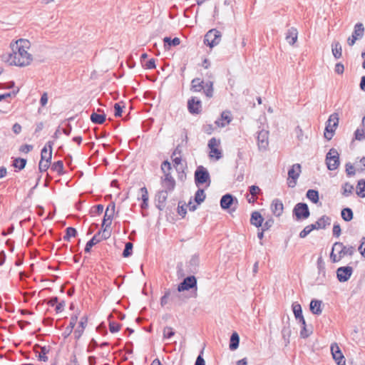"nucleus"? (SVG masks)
I'll return each instance as SVG.
<instances>
[{
	"mask_svg": "<svg viewBox=\"0 0 365 365\" xmlns=\"http://www.w3.org/2000/svg\"><path fill=\"white\" fill-rule=\"evenodd\" d=\"M31 46L30 42L26 39H19L11 44L12 53H9L6 61L10 65L24 67L29 66L32 60V56L28 52Z\"/></svg>",
	"mask_w": 365,
	"mask_h": 365,
	"instance_id": "f257e3e1",
	"label": "nucleus"
},
{
	"mask_svg": "<svg viewBox=\"0 0 365 365\" xmlns=\"http://www.w3.org/2000/svg\"><path fill=\"white\" fill-rule=\"evenodd\" d=\"M326 164L328 170H335L339 165V154L335 148H331L326 155Z\"/></svg>",
	"mask_w": 365,
	"mask_h": 365,
	"instance_id": "f03ea898",
	"label": "nucleus"
},
{
	"mask_svg": "<svg viewBox=\"0 0 365 365\" xmlns=\"http://www.w3.org/2000/svg\"><path fill=\"white\" fill-rule=\"evenodd\" d=\"M222 34L217 29H210L205 36L204 43L207 46L212 48L218 45L221 41Z\"/></svg>",
	"mask_w": 365,
	"mask_h": 365,
	"instance_id": "7ed1b4c3",
	"label": "nucleus"
},
{
	"mask_svg": "<svg viewBox=\"0 0 365 365\" xmlns=\"http://www.w3.org/2000/svg\"><path fill=\"white\" fill-rule=\"evenodd\" d=\"M339 123V115L337 113L331 114L327 121V124L325 128L324 137L327 140H331L333 137L334 132L337 127Z\"/></svg>",
	"mask_w": 365,
	"mask_h": 365,
	"instance_id": "20e7f679",
	"label": "nucleus"
},
{
	"mask_svg": "<svg viewBox=\"0 0 365 365\" xmlns=\"http://www.w3.org/2000/svg\"><path fill=\"white\" fill-rule=\"evenodd\" d=\"M195 181L197 185L205 183L210 181V174L206 168L200 165L197 168L195 172Z\"/></svg>",
	"mask_w": 365,
	"mask_h": 365,
	"instance_id": "39448f33",
	"label": "nucleus"
},
{
	"mask_svg": "<svg viewBox=\"0 0 365 365\" xmlns=\"http://www.w3.org/2000/svg\"><path fill=\"white\" fill-rule=\"evenodd\" d=\"M338 249H340V251H339V255L341 259L344 257L346 255L352 256L356 251L354 246H345L340 242H336L333 245V251L338 250Z\"/></svg>",
	"mask_w": 365,
	"mask_h": 365,
	"instance_id": "423d86ee",
	"label": "nucleus"
},
{
	"mask_svg": "<svg viewBox=\"0 0 365 365\" xmlns=\"http://www.w3.org/2000/svg\"><path fill=\"white\" fill-rule=\"evenodd\" d=\"M220 144V140H217L215 138H212L208 142V148H210V157L211 158H215L216 160H219L222 158V152L218 148Z\"/></svg>",
	"mask_w": 365,
	"mask_h": 365,
	"instance_id": "0eeeda50",
	"label": "nucleus"
},
{
	"mask_svg": "<svg viewBox=\"0 0 365 365\" xmlns=\"http://www.w3.org/2000/svg\"><path fill=\"white\" fill-rule=\"evenodd\" d=\"M293 213L297 220L307 219L310 215L307 205L303 202H299L294 206Z\"/></svg>",
	"mask_w": 365,
	"mask_h": 365,
	"instance_id": "6e6552de",
	"label": "nucleus"
},
{
	"mask_svg": "<svg viewBox=\"0 0 365 365\" xmlns=\"http://www.w3.org/2000/svg\"><path fill=\"white\" fill-rule=\"evenodd\" d=\"M257 145L259 150H266L269 146V132L262 130L257 133Z\"/></svg>",
	"mask_w": 365,
	"mask_h": 365,
	"instance_id": "1a4fd4ad",
	"label": "nucleus"
},
{
	"mask_svg": "<svg viewBox=\"0 0 365 365\" xmlns=\"http://www.w3.org/2000/svg\"><path fill=\"white\" fill-rule=\"evenodd\" d=\"M353 273V268L350 266L341 267L336 269V277L340 282H347Z\"/></svg>",
	"mask_w": 365,
	"mask_h": 365,
	"instance_id": "9d476101",
	"label": "nucleus"
},
{
	"mask_svg": "<svg viewBox=\"0 0 365 365\" xmlns=\"http://www.w3.org/2000/svg\"><path fill=\"white\" fill-rule=\"evenodd\" d=\"M301 173V165L299 163L294 164L288 171L289 178L292 179L289 182V187H293L297 183V180Z\"/></svg>",
	"mask_w": 365,
	"mask_h": 365,
	"instance_id": "9b49d317",
	"label": "nucleus"
},
{
	"mask_svg": "<svg viewBox=\"0 0 365 365\" xmlns=\"http://www.w3.org/2000/svg\"><path fill=\"white\" fill-rule=\"evenodd\" d=\"M197 280L194 276L187 277L184 280L178 285V292H182L188 290L191 288L196 287Z\"/></svg>",
	"mask_w": 365,
	"mask_h": 365,
	"instance_id": "f8f14e48",
	"label": "nucleus"
},
{
	"mask_svg": "<svg viewBox=\"0 0 365 365\" xmlns=\"http://www.w3.org/2000/svg\"><path fill=\"white\" fill-rule=\"evenodd\" d=\"M187 108L192 114H199L202 110V103L196 97H192L188 100Z\"/></svg>",
	"mask_w": 365,
	"mask_h": 365,
	"instance_id": "ddd939ff",
	"label": "nucleus"
},
{
	"mask_svg": "<svg viewBox=\"0 0 365 365\" xmlns=\"http://www.w3.org/2000/svg\"><path fill=\"white\" fill-rule=\"evenodd\" d=\"M115 207L114 203L110 204L107 207L102 222V227H109L110 226L113 215L115 212Z\"/></svg>",
	"mask_w": 365,
	"mask_h": 365,
	"instance_id": "4468645a",
	"label": "nucleus"
},
{
	"mask_svg": "<svg viewBox=\"0 0 365 365\" xmlns=\"http://www.w3.org/2000/svg\"><path fill=\"white\" fill-rule=\"evenodd\" d=\"M331 351L334 359L338 365H345L344 356L336 344H331Z\"/></svg>",
	"mask_w": 365,
	"mask_h": 365,
	"instance_id": "2eb2a0df",
	"label": "nucleus"
},
{
	"mask_svg": "<svg viewBox=\"0 0 365 365\" xmlns=\"http://www.w3.org/2000/svg\"><path fill=\"white\" fill-rule=\"evenodd\" d=\"M232 120L231 112L229 110H225L221 113L220 118L215 120V124L218 127H225L230 124Z\"/></svg>",
	"mask_w": 365,
	"mask_h": 365,
	"instance_id": "dca6fc26",
	"label": "nucleus"
},
{
	"mask_svg": "<svg viewBox=\"0 0 365 365\" xmlns=\"http://www.w3.org/2000/svg\"><path fill=\"white\" fill-rule=\"evenodd\" d=\"M53 142L48 141L43 148L41 153V160L51 161L52 158Z\"/></svg>",
	"mask_w": 365,
	"mask_h": 365,
	"instance_id": "f3484780",
	"label": "nucleus"
},
{
	"mask_svg": "<svg viewBox=\"0 0 365 365\" xmlns=\"http://www.w3.org/2000/svg\"><path fill=\"white\" fill-rule=\"evenodd\" d=\"M271 210L272 213L277 216L279 217L283 213L284 205L282 202L279 199H274L271 204Z\"/></svg>",
	"mask_w": 365,
	"mask_h": 365,
	"instance_id": "a211bd4d",
	"label": "nucleus"
},
{
	"mask_svg": "<svg viewBox=\"0 0 365 365\" xmlns=\"http://www.w3.org/2000/svg\"><path fill=\"white\" fill-rule=\"evenodd\" d=\"M162 186L168 191H172L175 186V181L170 174L164 175L162 178Z\"/></svg>",
	"mask_w": 365,
	"mask_h": 365,
	"instance_id": "6ab92c4d",
	"label": "nucleus"
},
{
	"mask_svg": "<svg viewBox=\"0 0 365 365\" xmlns=\"http://www.w3.org/2000/svg\"><path fill=\"white\" fill-rule=\"evenodd\" d=\"M298 31L297 29L292 27L287 30L285 39L290 45H294L297 41Z\"/></svg>",
	"mask_w": 365,
	"mask_h": 365,
	"instance_id": "aec40b11",
	"label": "nucleus"
},
{
	"mask_svg": "<svg viewBox=\"0 0 365 365\" xmlns=\"http://www.w3.org/2000/svg\"><path fill=\"white\" fill-rule=\"evenodd\" d=\"M331 223V218L324 215L320 217L314 224H312L314 227V230L324 229Z\"/></svg>",
	"mask_w": 365,
	"mask_h": 365,
	"instance_id": "412c9836",
	"label": "nucleus"
},
{
	"mask_svg": "<svg viewBox=\"0 0 365 365\" xmlns=\"http://www.w3.org/2000/svg\"><path fill=\"white\" fill-rule=\"evenodd\" d=\"M263 221L264 218L259 212L255 211L252 213L250 223L252 225H255L257 227H261L262 225Z\"/></svg>",
	"mask_w": 365,
	"mask_h": 365,
	"instance_id": "4be33fe9",
	"label": "nucleus"
},
{
	"mask_svg": "<svg viewBox=\"0 0 365 365\" xmlns=\"http://www.w3.org/2000/svg\"><path fill=\"white\" fill-rule=\"evenodd\" d=\"M169 191L167 190H160L158 192L156 197L158 202V208L160 210H163V208L165 207V203L166 202V200L168 198V192Z\"/></svg>",
	"mask_w": 365,
	"mask_h": 365,
	"instance_id": "5701e85b",
	"label": "nucleus"
},
{
	"mask_svg": "<svg viewBox=\"0 0 365 365\" xmlns=\"http://www.w3.org/2000/svg\"><path fill=\"white\" fill-rule=\"evenodd\" d=\"M205 83L199 78H195L191 81L190 90L192 92H200L204 88Z\"/></svg>",
	"mask_w": 365,
	"mask_h": 365,
	"instance_id": "b1692460",
	"label": "nucleus"
},
{
	"mask_svg": "<svg viewBox=\"0 0 365 365\" xmlns=\"http://www.w3.org/2000/svg\"><path fill=\"white\" fill-rule=\"evenodd\" d=\"M234 198L232 195L226 194L223 195L220 200V205L222 209H228L232 205Z\"/></svg>",
	"mask_w": 365,
	"mask_h": 365,
	"instance_id": "393cba45",
	"label": "nucleus"
},
{
	"mask_svg": "<svg viewBox=\"0 0 365 365\" xmlns=\"http://www.w3.org/2000/svg\"><path fill=\"white\" fill-rule=\"evenodd\" d=\"M310 311L314 314L319 315L322 312V301L313 299L310 302Z\"/></svg>",
	"mask_w": 365,
	"mask_h": 365,
	"instance_id": "a878e982",
	"label": "nucleus"
},
{
	"mask_svg": "<svg viewBox=\"0 0 365 365\" xmlns=\"http://www.w3.org/2000/svg\"><path fill=\"white\" fill-rule=\"evenodd\" d=\"M101 231L98 232L86 245L85 252H89L91 247L101 242L100 239Z\"/></svg>",
	"mask_w": 365,
	"mask_h": 365,
	"instance_id": "bb28decb",
	"label": "nucleus"
},
{
	"mask_svg": "<svg viewBox=\"0 0 365 365\" xmlns=\"http://www.w3.org/2000/svg\"><path fill=\"white\" fill-rule=\"evenodd\" d=\"M355 139L357 140H362L365 139V115L362 118L361 128L356 130Z\"/></svg>",
	"mask_w": 365,
	"mask_h": 365,
	"instance_id": "cd10ccee",
	"label": "nucleus"
},
{
	"mask_svg": "<svg viewBox=\"0 0 365 365\" xmlns=\"http://www.w3.org/2000/svg\"><path fill=\"white\" fill-rule=\"evenodd\" d=\"M240 337L237 332L232 333L230 337V349L235 350L239 346Z\"/></svg>",
	"mask_w": 365,
	"mask_h": 365,
	"instance_id": "c85d7f7f",
	"label": "nucleus"
},
{
	"mask_svg": "<svg viewBox=\"0 0 365 365\" xmlns=\"http://www.w3.org/2000/svg\"><path fill=\"white\" fill-rule=\"evenodd\" d=\"M140 190L141 192V199L143 200L141 207L143 209H145L148 206V192L145 187H141Z\"/></svg>",
	"mask_w": 365,
	"mask_h": 365,
	"instance_id": "c756f323",
	"label": "nucleus"
},
{
	"mask_svg": "<svg viewBox=\"0 0 365 365\" xmlns=\"http://www.w3.org/2000/svg\"><path fill=\"white\" fill-rule=\"evenodd\" d=\"M353 34H354V36L357 37L359 39L361 38L364 34V27L363 24L357 23L354 26Z\"/></svg>",
	"mask_w": 365,
	"mask_h": 365,
	"instance_id": "7c9ffc66",
	"label": "nucleus"
},
{
	"mask_svg": "<svg viewBox=\"0 0 365 365\" xmlns=\"http://www.w3.org/2000/svg\"><path fill=\"white\" fill-rule=\"evenodd\" d=\"M332 53L336 58H339L342 54L341 46L339 42H334L331 45Z\"/></svg>",
	"mask_w": 365,
	"mask_h": 365,
	"instance_id": "2f4dec72",
	"label": "nucleus"
},
{
	"mask_svg": "<svg viewBox=\"0 0 365 365\" xmlns=\"http://www.w3.org/2000/svg\"><path fill=\"white\" fill-rule=\"evenodd\" d=\"M51 170L56 172L58 175L63 174V163L62 160L53 163L51 167Z\"/></svg>",
	"mask_w": 365,
	"mask_h": 365,
	"instance_id": "473e14b6",
	"label": "nucleus"
},
{
	"mask_svg": "<svg viewBox=\"0 0 365 365\" xmlns=\"http://www.w3.org/2000/svg\"><path fill=\"white\" fill-rule=\"evenodd\" d=\"M205 95L207 98H212L213 96V83L212 81H208L205 83L204 86V88L202 89Z\"/></svg>",
	"mask_w": 365,
	"mask_h": 365,
	"instance_id": "72a5a7b5",
	"label": "nucleus"
},
{
	"mask_svg": "<svg viewBox=\"0 0 365 365\" xmlns=\"http://www.w3.org/2000/svg\"><path fill=\"white\" fill-rule=\"evenodd\" d=\"M91 120L94 123L102 124L106 120V115L105 114L101 115V114L93 113L91 115Z\"/></svg>",
	"mask_w": 365,
	"mask_h": 365,
	"instance_id": "f704fd0d",
	"label": "nucleus"
},
{
	"mask_svg": "<svg viewBox=\"0 0 365 365\" xmlns=\"http://www.w3.org/2000/svg\"><path fill=\"white\" fill-rule=\"evenodd\" d=\"M341 217L346 222H349L353 219V212L351 209L346 207L341 210Z\"/></svg>",
	"mask_w": 365,
	"mask_h": 365,
	"instance_id": "c9c22d12",
	"label": "nucleus"
},
{
	"mask_svg": "<svg viewBox=\"0 0 365 365\" xmlns=\"http://www.w3.org/2000/svg\"><path fill=\"white\" fill-rule=\"evenodd\" d=\"M307 197L314 203H317L319 201V192L315 190H309L307 192Z\"/></svg>",
	"mask_w": 365,
	"mask_h": 365,
	"instance_id": "e433bc0d",
	"label": "nucleus"
},
{
	"mask_svg": "<svg viewBox=\"0 0 365 365\" xmlns=\"http://www.w3.org/2000/svg\"><path fill=\"white\" fill-rule=\"evenodd\" d=\"M292 310H293L294 317L297 319H299V318L303 317L302 307L299 303L294 302L292 304Z\"/></svg>",
	"mask_w": 365,
	"mask_h": 365,
	"instance_id": "4c0bfd02",
	"label": "nucleus"
},
{
	"mask_svg": "<svg viewBox=\"0 0 365 365\" xmlns=\"http://www.w3.org/2000/svg\"><path fill=\"white\" fill-rule=\"evenodd\" d=\"M205 199V194L202 189H198L195 195V201L199 205Z\"/></svg>",
	"mask_w": 365,
	"mask_h": 365,
	"instance_id": "58836bf2",
	"label": "nucleus"
},
{
	"mask_svg": "<svg viewBox=\"0 0 365 365\" xmlns=\"http://www.w3.org/2000/svg\"><path fill=\"white\" fill-rule=\"evenodd\" d=\"M26 160L24 158H16L13 163V165L16 168H18L19 170L24 169L26 166Z\"/></svg>",
	"mask_w": 365,
	"mask_h": 365,
	"instance_id": "ea45409f",
	"label": "nucleus"
},
{
	"mask_svg": "<svg viewBox=\"0 0 365 365\" xmlns=\"http://www.w3.org/2000/svg\"><path fill=\"white\" fill-rule=\"evenodd\" d=\"M164 42H165V46H166L167 45L170 46H178L180 43V40L179 38L178 37H175L173 39H171L170 37H165L164 38Z\"/></svg>",
	"mask_w": 365,
	"mask_h": 365,
	"instance_id": "a19ab883",
	"label": "nucleus"
},
{
	"mask_svg": "<svg viewBox=\"0 0 365 365\" xmlns=\"http://www.w3.org/2000/svg\"><path fill=\"white\" fill-rule=\"evenodd\" d=\"M66 235L63 237V240L66 241H69L71 237H75L77 234L76 230L73 227H69L66 228Z\"/></svg>",
	"mask_w": 365,
	"mask_h": 365,
	"instance_id": "79ce46f5",
	"label": "nucleus"
},
{
	"mask_svg": "<svg viewBox=\"0 0 365 365\" xmlns=\"http://www.w3.org/2000/svg\"><path fill=\"white\" fill-rule=\"evenodd\" d=\"M163 338L164 339H170L175 335V331L173 329L170 327H165L163 331Z\"/></svg>",
	"mask_w": 365,
	"mask_h": 365,
	"instance_id": "37998d69",
	"label": "nucleus"
},
{
	"mask_svg": "<svg viewBox=\"0 0 365 365\" xmlns=\"http://www.w3.org/2000/svg\"><path fill=\"white\" fill-rule=\"evenodd\" d=\"M48 352V349L46 346L41 347V351L38 353V359L42 361H47L48 357L46 354Z\"/></svg>",
	"mask_w": 365,
	"mask_h": 365,
	"instance_id": "c03bdc74",
	"label": "nucleus"
},
{
	"mask_svg": "<svg viewBox=\"0 0 365 365\" xmlns=\"http://www.w3.org/2000/svg\"><path fill=\"white\" fill-rule=\"evenodd\" d=\"M357 189H359V190L357 192V194L359 196H361V197H365V193H364V192H365V180H360L358 182Z\"/></svg>",
	"mask_w": 365,
	"mask_h": 365,
	"instance_id": "a18cd8bd",
	"label": "nucleus"
},
{
	"mask_svg": "<svg viewBox=\"0 0 365 365\" xmlns=\"http://www.w3.org/2000/svg\"><path fill=\"white\" fill-rule=\"evenodd\" d=\"M133 243L128 242L125 243V249L123 252V256L124 257H128L131 255L133 250Z\"/></svg>",
	"mask_w": 365,
	"mask_h": 365,
	"instance_id": "49530a36",
	"label": "nucleus"
},
{
	"mask_svg": "<svg viewBox=\"0 0 365 365\" xmlns=\"http://www.w3.org/2000/svg\"><path fill=\"white\" fill-rule=\"evenodd\" d=\"M314 230V227L312 225H307L300 232L299 237L304 238Z\"/></svg>",
	"mask_w": 365,
	"mask_h": 365,
	"instance_id": "de8ad7c7",
	"label": "nucleus"
},
{
	"mask_svg": "<svg viewBox=\"0 0 365 365\" xmlns=\"http://www.w3.org/2000/svg\"><path fill=\"white\" fill-rule=\"evenodd\" d=\"M51 165V161L40 160L38 164V169L41 173L46 171Z\"/></svg>",
	"mask_w": 365,
	"mask_h": 365,
	"instance_id": "09e8293b",
	"label": "nucleus"
},
{
	"mask_svg": "<svg viewBox=\"0 0 365 365\" xmlns=\"http://www.w3.org/2000/svg\"><path fill=\"white\" fill-rule=\"evenodd\" d=\"M317 268L319 274L325 275V264L322 257H319L317 259Z\"/></svg>",
	"mask_w": 365,
	"mask_h": 365,
	"instance_id": "8fccbe9b",
	"label": "nucleus"
},
{
	"mask_svg": "<svg viewBox=\"0 0 365 365\" xmlns=\"http://www.w3.org/2000/svg\"><path fill=\"white\" fill-rule=\"evenodd\" d=\"M161 170L164 175L170 174L171 164L167 160L164 161L161 165Z\"/></svg>",
	"mask_w": 365,
	"mask_h": 365,
	"instance_id": "3c124183",
	"label": "nucleus"
},
{
	"mask_svg": "<svg viewBox=\"0 0 365 365\" xmlns=\"http://www.w3.org/2000/svg\"><path fill=\"white\" fill-rule=\"evenodd\" d=\"M346 173L347 175L352 176L355 174V169L353 165L350 163L346 164Z\"/></svg>",
	"mask_w": 365,
	"mask_h": 365,
	"instance_id": "603ef678",
	"label": "nucleus"
},
{
	"mask_svg": "<svg viewBox=\"0 0 365 365\" xmlns=\"http://www.w3.org/2000/svg\"><path fill=\"white\" fill-rule=\"evenodd\" d=\"M250 194L252 196L256 197V195L259 193L260 189L257 185H252L249 187Z\"/></svg>",
	"mask_w": 365,
	"mask_h": 365,
	"instance_id": "864d4df0",
	"label": "nucleus"
},
{
	"mask_svg": "<svg viewBox=\"0 0 365 365\" xmlns=\"http://www.w3.org/2000/svg\"><path fill=\"white\" fill-rule=\"evenodd\" d=\"M120 329V325L118 323L112 322L109 324V330L111 333L118 332Z\"/></svg>",
	"mask_w": 365,
	"mask_h": 365,
	"instance_id": "5fc2aeb1",
	"label": "nucleus"
},
{
	"mask_svg": "<svg viewBox=\"0 0 365 365\" xmlns=\"http://www.w3.org/2000/svg\"><path fill=\"white\" fill-rule=\"evenodd\" d=\"M282 336L284 339L287 341V342H289V337L291 334V331L289 327H284L282 331Z\"/></svg>",
	"mask_w": 365,
	"mask_h": 365,
	"instance_id": "6e6d98bb",
	"label": "nucleus"
},
{
	"mask_svg": "<svg viewBox=\"0 0 365 365\" xmlns=\"http://www.w3.org/2000/svg\"><path fill=\"white\" fill-rule=\"evenodd\" d=\"M343 188H344V195L347 196L351 193L352 190H353V186L351 185H350L349 183L346 182L344 184Z\"/></svg>",
	"mask_w": 365,
	"mask_h": 365,
	"instance_id": "4d7b16f0",
	"label": "nucleus"
},
{
	"mask_svg": "<svg viewBox=\"0 0 365 365\" xmlns=\"http://www.w3.org/2000/svg\"><path fill=\"white\" fill-rule=\"evenodd\" d=\"M295 134H296L297 138L299 141H302L303 140L304 133H303L302 129L299 126H297L296 127V128H295Z\"/></svg>",
	"mask_w": 365,
	"mask_h": 365,
	"instance_id": "13d9d810",
	"label": "nucleus"
},
{
	"mask_svg": "<svg viewBox=\"0 0 365 365\" xmlns=\"http://www.w3.org/2000/svg\"><path fill=\"white\" fill-rule=\"evenodd\" d=\"M274 220L272 219H269L267 220L265 222L262 223V231H266L269 230L273 225Z\"/></svg>",
	"mask_w": 365,
	"mask_h": 365,
	"instance_id": "bf43d9fd",
	"label": "nucleus"
},
{
	"mask_svg": "<svg viewBox=\"0 0 365 365\" xmlns=\"http://www.w3.org/2000/svg\"><path fill=\"white\" fill-rule=\"evenodd\" d=\"M341 235V227L339 224L335 223L333 226V235L338 237Z\"/></svg>",
	"mask_w": 365,
	"mask_h": 365,
	"instance_id": "052dcab7",
	"label": "nucleus"
},
{
	"mask_svg": "<svg viewBox=\"0 0 365 365\" xmlns=\"http://www.w3.org/2000/svg\"><path fill=\"white\" fill-rule=\"evenodd\" d=\"M170 296V291L168 290L165 292V294L160 299V304L162 307H164L168 303V299Z\"/></svg>",
	"mask_w": 365,
	"mask_h": 365,
	"instance_id": "680f3d73",
	"label": "nucleus"
},
{
	"mask_svg": "<svg viewBox=\"0 0 365 365\" xmlns=\"http://www.w3.org/2000/svg\"><path fill=\"white\" fill-rule=\"evenodd\" d=\"M103 228V232H101V235H100L101 241L103 240H107L110 237V233L107 231V227H104Z\"/></svg>",
	"mask_w": 365,
	"mask_h": 365,
	"instance_id": "e2e57ef3",
	"label": "nucleus"
},
{
	"mask_svg": "<svg viewBox=\"0 0 365 365\" xmlns=\"http://www.w3.org/2000/svg\"><path fill=\"white\" fill-rule=\"evenodd\" d=\"M312 331L307 329L306 327H302L301 331H300V336L302 338H307L311 334Z\"/></svg>",
	"mask_w": 365,
	"mask_h": 365,
	"instance_id": "0e129e2a",
	"label": "nucleus"
},
{
	"mask_svg": "<svg viewBox=\"0 0 365 365\" xmlns=\"http://www.w3.org/2000/svg\"><path fill=\"white\" fill-rule=\"evenodd\" d=\"M33 149V146L31 145H23L20 147L19 150L24 153H28Z\"/></svg>",
	"mask_w": 365,
	"mask_h": 365,
	"instance_id": "69168bd1",
	"label": "nucleus"
},
{
	"mask_svg": "<svg viewBox=\"0 0 365 365\" xmlns=\"http://www.w3.org/2000/svg\"><path fill=\"white\" fill-rule=\"evenodd\" d=\"M330 259L331 262L334 263L338 262L341 259L340 256L339 255L335 254L333 250H331V252L330 254Z\"/></svg>",
	"mask_w": 365,
	"mask_h": 365,
	"instance_id": "338daca9",
	"label": "nucleus"
},
{
	"mask_svg": "<svg viewBox=\"0 0 365 365\" xmlns=\"http://www.w3.org/2000/svg\"><path fill=\"white\" fill-rule=\"evenodd\" d=\"M334 71L338 74H342L344 73V65L340 63H336V66H335Z\"/></svg>",
	"mask_w": 365,
	"mask_h": 365,
	"instance_id": "774afa93",
	"label": "nucleus"
}]
</instances>
